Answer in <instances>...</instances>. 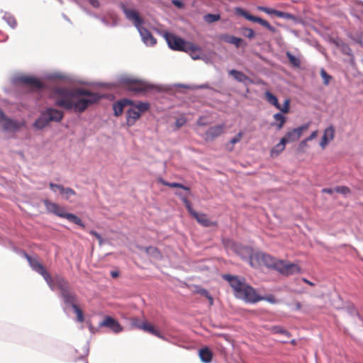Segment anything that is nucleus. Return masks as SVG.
<instances>
[{
    "label": "nucleus",
    "mask_w": 363,
    "mask_h": 363,
    "mask_svg": "<svg viewBox=\"0 0 363 363\" xmlns=\"http://www.w3.org/2000/svg\"><path fill=\"white\" fill-rule=\"evenodd\" d=\"M146 254L151 256L156 259H160L162 258V254L160 250L155 247H145L143 248Z\"/></svg>",
    "instance_id": "obj_29"
},
{
    "label": "nucleus",
    "mask_w": 363,
    "mask_h": 363,
    "mask_svg": "<svg viewBox=\"0 0 363 363\" xmlns=\"http://www.w3.org/2000/svg\"><path fill=\"white\" fill-rule=\"evenodd\" d=\"M121 8L123 13L125 15V17L129 21H131L133 23L134 26L138 28L142 37L143 41L147 45L152 46L155 45L157 42L156 39L152 36V35L148 30L142 26V24L143 23V20L139 16L138 12L134 9H128L123 4L122 5Z\"/></svg>",
    "instance_id": "obj_3"
},
{
    "label": "nucleus",
    "mask_w": 363,
    "mask_h": 363,
    "mask_svg": "<svg viewBox=\"0 0 363 363\" xmlns=\"http://www.w3.org/2000/svg\"><path fill=\"white\" fill-rule=\"evenodd\" d=\"M197 293L206 297L209 301L210 306H212L213 304V298L206 289H199L197 290Z\"/></svg>",
    "instance_id": "obj_36"
},
{
    "label": "nucleus",
    "mask_w": 363,
    "mask_h": 363,
    "mask_svg": "<svg viewBox=\"0 0 363 363\" xmlns=\"http://www.w3.org/2000/svg\"><path fill=\"white\" fill-rule=\"evenodd\" d=\"M303 281H304V282H306V284H308V285H310V286H313V284L311 281H310L307 280L306 279H303Z\"/></svg>",
    "instance_id": "obj_60"
},
{
    "label": "nucleus",
    "mask_w": 363,
    "mask_h": 363,
    "mask_svg": "<svg viewBox=\"0 0 363 363\" xmlns=\"http://www.w3.org/2000/svg\"><path fill=\"white\" fill-rule=\"evenodd\" d=\"M159 182L164 185V186H169V187H171V188H181L184 190H186L187 191H190V189L187 186H184L183 184H179V183H176V182H173V183H170V182H168L162 179H160L159 180Z\"/></svg>",
    "instance_id": "obj_32"
},
{
    "label": "nucleus",
    "mask_w": 363,
    "mask_h": 363,
    "mask_svg": "<svg viewBox=\"0 0 363 363\" xmlns=\"http://www.w3.org/2000/svg\"><path fill=\"white\" fill-rule=\"evenodd\" d=\"M243 136V133L242 132H239L234 138H233L230 141V143L232 145V147L229 149L230 151H231L233 148V145L240 142V140L242 139Z\"/></svg>",
    "instance_id": "obj_41"
},
{
    "label": "nucleus",
    "mask_w": 363,
    "mask_h": 363,
    "mask_svg": "<svg viewBox=\"0 0 363 363\" xmlns=\"http://www.w3.org/2000/svg\"><path fill=\"white\" fill-rule=\"evenodd\" d=\"M55 105L66 110L73 109L76 113H83L89 106L97 103L101 96L84 88H56L53 91Z\"/></svg>",
    "instance_id": "obj_1"
},
{
    "label": "nucleus",
    "mask_w": 363,
    "mask_h": 363,
    "mask_svg": "<svg viewBox=\"0 0 363 363\" xmlns=\"http://www.w3.org/2000/svg\"><path fill=\"white\" fill-rule=\"evenodd\" d=\"M309 140H307V138H306L305 140H302L300 144H299V148H304L305 147L307 146V143L308 142Z\"/></svg>",
    "instance_id": "obj_53"
},
{
    "label": "nucleus",
    "mask_w": 363,
    "mask_h": 363,
    "mask_svg": "<svg viewBox=\"0 0 363 363\" xmlns=\"http://www.w3.org/2000/svg\"><path fill=\"white\" fill-rule=\"evenodd\" d=\"M335 129L333 125H329L324 130L323 135L320 142V146L322 149H325L328 143L335 138Z\"/></svg>",
    "instance_id": "obj_16"
},
{
    "label": "nucleus",
    "mask_w": 363,
    "mask_h": 363,
    "mask_svg": "<svg viewBox=\"0 0 363 363\" xmlns=\"http://www.w3.org/2000/svg\"><path fill=\"white\" fill-rule=\"evenodd\" d=\"M64 113L62 111L49 108L42 113L41 116L34 123L36 128L42 129L45 128L50 122H60L62 121Z\"/></svg>",
    "instance_id": "obj_6"
},
{
    "label": "nucleus",
    "mask_w": 363,
    "mask_h": 363,
    "mask_svg": "<svg viewBox=\"0 0 363 363\" xmlns=\"http://www.w3.org/2000/svg\"><path fill=\"white\" fill-rule=\"evenodd\" d=\"M89 233L91 235H94L99 240V244L102 243L103 238L100 234H99L96 231H94V230H91Z\"/></svg>",
    "instance_id": "obj_49"
},
{
    "label": "nucleus",
    "mask_w": 363,
    "mask_h": 363,
    "mask_svg": "<svg viewBox=\"0 0 363 363\" xmlns=\"http://www.w3.org/2000/svg\"><path fill=\"white\" fill-rule=\"evenodd\" d=\"M43 203L45 206L47 211L52 213H55L59 206L57 203L51 202L48 199L44 200Z\"/></svg>",
    "instance_id": "obj_34"
},
{
    "label": "nucleus",
    "mask_w": 363,
    "mask_h": 363,
    "mask_svg": "<svg viewBox=\"0 0 363 363\" xmlns=\"http://www.w3.org/2000/svg\"><path fill=\"white\" fill-rule=\"evenodd\" d=\"M128 100L120 101L113 104V111L116 116H119L123 111L124 106L128 104H131Z\"/></svg>",
    "instance_id": "obj_25"
},
{
    "label": "nucleus",
    "mask_w": 363,
    "mask_h": 363,
    "mask_svg": "<svg viewBox=\"0 0 363 363\" xmlns=\"http://www.w3.org/2000/svg\"><path fill=\"white\" fill-rule=\"evenodd\" d=\"M242 35L250 39H252L255 37V32L251 28H243Z\"/></svg>",
    "instance_id": "obj_45"
},
{
    "label": "nucleus",
    "mask_w": 363,
    "mask_h": 363,
    "mask_svg": "<svg viewBox=\"0 0 363 363\" xmlns=\"http://www.w3.org/2000/svg\"><path fill=\"white\" fill-rule=\"evenodd\" d=\"M240 14L243 16L245 18L255 23H258L262 25L263 27L266 28L272 32H275L276 29L274 27L272 26L268 21L264 20L259 17L255 16L250 14L249 12L245 10H240Z\"/></svg>",
    "instance_id": "obj_14"
},
{
    "label": "nucleus",
    "mask_w": 363,
    "mask_h": 363,
    "mask_svg": "<svg viewBox=\"0 0 363 363\" xmlns=\"http://www.w3.org/2000/svg\"><path fill=\"white\" fill-rule=\"evenodd\" d=\"M6 118V116H5L4 113L0 109V123H3Z\"/></svg>",
    "instance_id": "obj_56"
},
{
    "label": "nucleus",
    "mask_w": 363,
    "mask_h": 363,
    "mask_svg": "<svg viewBox=\"0 0 363 363\" xmlns=\"http://www.w3.org/2000/svg\"><path fill=\"white\" fill-rule=\"evenodd\" d=\"M111 275L113 278H117L119 276V272L118 271H112L111 272Z\"/></svg>",
    "instance_id": "obj_58"
},
{
    "label": "nucleus",
    "mask_w": 363,
    "mask_h": 363,
    "mask_svg": "<svg viewBox=\"0 0 363 363\" xmlns=\"http://www.w3.org/2000/svg\"><path fill=\"white\" fill-rule=\"evenodd\" d=\"M20 82L34 90H39L44 87V84L40 79L30 76L21 77Z\"/></svg>",
    "instance_id": "obj_15"
},
{
    "label": "nucleus",
    "mask_w": 363,
    "mask_h": 363,
    "mask_svg": "<svg viewBox=\"0 0 363 363\" xmlns=\"http://www.w3.org/2000/svg\"><path fill=\"white\" fill-rule=\"evenodd\" d=\"M272 331L274 333H280L286 335L287 337H290V333L280 326H274L272 328Z\"/></svg>",
    "instance_id": "obj_39"
},
{
    "label": "nucleus",
    "mask_w": 363,
    "mask_h": 363,
    "mask_svg": "<svg viewBox=\"0 0 363 363\" xmlns=\"http://www.w3.org/2000/svg\"><path fill=\"white\" fill-rule=\"evenodd\" d=\"M260 301H266L272 304L277 303V301L274 295L270 294L265 296H259L255 290L252 298L250 300V303H255Z\"/></svg>",
    "instance_id": "obj_20"
},
{
    "label": "nucleus",
    "mask_w": 363,
    "mask_h": 363,
    "mask_svg": "<svg viewBox=\"0 0 363 363\" xmlns=\"http://www.w3.org/2000/svg\"><path fill=\"white\" fill-rule=\"evenodd\" d=\"M186 123V118L184 116H182L176 120L175 126L177 129L180 128Z\"/></svg>",
    "instance_id": "obj_47"
},
{
    "label": "nucleus",
    "mask_w": 363,
    "mask_h": 363,
    "mask_svg": "<svg viewBox=\"0 0 363 363\" xmlns=\"http://www.w3.org/2000/svg\"><path fill=\"white\" fill-rule=\"evenodd\" d=\"M140 116V111H137L134 107L130 108L126 113V123L128 126L133 125Z\"/></svg>",
    "instance_id": "obj_21"
},
{
    "label": "nucleus",
    "mask_w": 363,
    "mask_h": 363,
    "mask_svg": "<svg viewBox=\"0 0 363 363\" xmlns=\"http://www.w3.org/2000/svg\"><path fill=\"white\" fill-rule=\"evenodd\" d=\"M204 19L208 23H213L220 19V16L218 14H207L204 16Z\"/></svg>",
    "instance_id": "obj_40"
},
{
    "label": "nucleus",
    "mask_w": 363,
    "mask_h": 363,
    "mask_svg": "<svg viewBox=\"0 0 363 363\" xmlns=\"http://www.w3.org/2000/svg\"><path fill=\"white\" fill-rule=\"evenodd\" d=\"M50 284H48L52 290L57 288L60 290V294L69 289V282L62 277L55 275L54 277H51Z\"/></svg>",
    "instance_id": "obj_11"
},
{
    "label": "nucleus",
    "mask_w": 363,
    "mask_h": 363,
    "mask_svg": "<svg viewBox=\"0 0 363 363\" xmlns=\"http://www.w3.org/2000/svg\"><path fill=\"white\" fill-rule=\"evenodd\" d=\"M289 106H290V100L289 99H286L284 101L283 106L280 105V108H278L284 113H287L289 112Z\"/></svg>",
    "instance_id": "obj_43"
},
{
    "label": "nucleus",
    "mask_w": 363,
    "mask_h": 363,
    "mask_svg": "<svg viewBox=\"0 0 363 363\" xmlns=\"http://www.w3.org/2000/svg\"><path fill=\"white\" fill-rule=\"evenodd\" d=\"M260 257L264 262H267L268 259H272V257L269 255H265V254L260 255Z\"/></svg>",
    "instance_id": "obj_54"
},
{
    "label": "nucleus",
    "mask_w": 363,
    "mask_h": 363,
    "mask_svg": "<svg viewBox=\"0 0 363 363\" xmlns=\"http://www.w3.org/2000/svg\"><path fill=\"white\" fill-rule=\"evenodd\" d=\"M274 267L279 272L285 275H290L300 272V268L297 264L288 263L282 260L275 263Z\"/></svg>",
    "instance_id": "obj_9"
},
{
    "label": "nucleus",
    "mask_w": 363,
    "mask_h": 363,
    "mask_svg": "<svg viewBox=\"0 0 363 363\" xmlns=\"http://www.w3.org/2000/svg\"><path fill=\"white\" fill-rule=\"evenodd\" d=\"M134 108L140 111V113H143L146 111L149 108V104L145 103V102H140L138 104H136Z\"/></svg>",
    "instance_id": "obj_38"
},
{
    "label": "nucleus",
    "mask_w": 363,
    "mask_h": 363,
    "mask_svg": "<svg viewBox=\"0 0 363 363\" xmlns=\"http://www.w3.org/2000/svg\"><path fill=\"white\" fill-rule=\"evenodd\" d=\"M335 191L337 193H339V194L347 195L350 193V189L347 186H337L335 189Z\"/></svg>",
    "instance_id": "obj_42"
},
{
    "label": "nucleus",
    "mask_w": 363,
    "mask_h": 363,
    "mask_svg": "<svg viewBox=\"0 0 363 363\" xmlns=\"http://www.w3.org/2000/svg\"><path fill=\"white\" fill-rule=\"evenodd\" d=\"M273 118L276 122L272 123L271 126L276 127V128L279 130H281L286 121V117L280 113H277L273 116Z\"/></svg>",
    "instance_id": "obj_23"
},
{
    "label": "nucleus",
    "mask_w": 363,
    "mask_h": 363,
    "mask_svg": "<svg viewBox=\"0 0 363 363\" xmlns=\"http://www.w3.org/2000/svg\"><path fill=\"white\" fill-rule=\"evenodd\" d=\"M133 325L137 328L163 339L160 332L147 321H140L138 319L133 320Z\"/></svg>",
    "instance_id": "obj_10"
},
{
    "label": "nucleus",
    "mask_w": 363,
    "mask_h": 363,
    "mask_svg": "<svg viewBox=\"0 0 363 363\" xmlns=\"http://www.w3.org/2000/svg\"><path fill=\"white\" fill-rule=\"evenodd\" d=\"M99 326L108 328L116 333L123 330V328L119 323L110 316H106L104 320L99 324Z\"/></svg>",
    "instance_id": "obj_17"
},
{
    "label": "nucleus",
    "mask_w": 363,
    "mask_h": 363,
    "mask_svg": "<svg viewBox=\"0 0 363 363\" xmlns=\"http://www.w3.org/2000/svg\"><path fill=\"white\" fill-rule=\"evenodd\" d=\"M72 308L74 309V312L77 314V321H79L80 323H82L84 320V314H83L82 310L81 308H79L77 305L73 306Z\"/></svg>",
    "instance_id": "obj_37"
},
{
    "label": "nucleus",
    "mask_w": 363,
    "mask_h": 363,
    "mask_svg": "<svg viewBox=\"0 0 363 363\" xmlns=\"http://www.w3.org/2000/svg\"><path fill=\"white\" fill-rule=\"evenodd\" d=\"M61 296L64 300V302L67 304H70L73 308V306L77 305V296L74 293L71 292L70 290H67L61 294Z\"/></svg>",
    "instance_id": "obj_22"
},
{
    "label": "nucleus",
    "mask_w": 363,
    "mask_h": 363,
    "mask_svg": "<svg viewBox=\"0 0 363 363\" xmlns=\"http://www.w3.org/2000/svg\"><path fill=\"white\" fill-rule=\"evenodd\" d=\"M25 257L28 260L30 267L37 273L40 274L46 281L47 284H50V282L52 281L51 276L43 265L36 258L32 257L27 253H25Z\"/></svg>",
    "instance_id": "obj_7"
},
{
    "label": "nucleus",
    "mask_w": 363,
    "mask_h": 363,
    "mask_svg": "<svg viewBox=\"0 0 363 363\" xmlns=\"http://www.w3.org/2000/svg\"><path fill=\"white\" fill-rule=\"evenodd\" d=\"M318 130H314L311 133V134L307 138V140H308L309 141L315 139L317 135H318Z\"/></svg>",
    "instance_id": "obj_51"
},
{
    "label": "nucleus",
    "mask_w": 363,
    "mask_h": 363,
    "mask_svg": "<svg viewBox=\"0 0 363 363\" xmlns=\"http://www.w3.org/2000/svg\"><path fill=\"white\" fill-rule=\"evenodd\" d=\"M220 39L223 41L235 45L237 48L240 47L242 40L240 38H237L229 35H222Z\"/></svg>",
    "instance_id": "obj_27"
},
{
    "label": "nucleus",
    "mask_w": 363,
    "mask_h": 363,
    "mask_svg": "<svg viewBox=\"0 0 363 363\" xmlns=\"http://www.w3.org/2000/svg\"><path fill=\"white\" fill-rule=\"evenodd\" d=\"M322 191L324 192V193H327V194H331L333 193V191H335V189L325 188V189H323L322 190Z\"/></svg>",
    "instance_id": "obj_57"
},
{
    "label": "nucleus",
    "mask_w": 363,
    "mask_h": 363,
    "mask_svg": "<svg viewBox=\"0 0 363 363\" xmlns=\"http://www.w3.org/2000/svg\"><path fill=\"white\" fill-rule=\"evenodd\" d=\"M196 124L197 125L199 126H205L207 125V123L205 121V118L204 117H200L197 121H196Z\"/></svg>",
    "instance_id": "obj_50"
},
{
    "label": "nucleus",
    "mask_w": 363,
    "mask_h": 363,
    "mask_svg": "<svg viewBox=\"0 0 363 363\" xmlns=\"http://www.w3.org/2000/svg\"><path fill=\"white\" fill-rule=\"evenodd\" d=\"M223 277L230 284L236 298L250 303L255 289L247 284L244 278L230 274H224Z\"/></svg>",
    "instance_id": "obj_2"
},
{
    "label": "nucleus",
    "mask_w": 363,
    "mask_h": 363,
    "mask_svg": "<svg viewBox=\"0 0 363 363\" xmlns=\"http://www.w3.org/2000/svg\"><path fill=\"white\" fill-rule=\"evenodd\" d=\"M199 357L203 362L209 363L212 360L213 353L208 347L201 348L199 350Z\"/></svg>",
    "instance_id": "obj_24"
},
{
    "label": "nucleus",
    "mask_w": 363,
    "mask_h": 363,
    "mask_svg": "<svg viewBox=\"0 0 363 363\" xmlns=\"http://www.w3.org/2000/svg\"><path fill=\"white\" fill-rule=\"evenodd\" d=\"M49 186H50V189L54 191H55L56 189L59 190L60 194H64V191L66 189L62 185L56 184H53V183H50Z\"/></svg>",
    "instance_id": "obj_46"
},
{
    "label": "nucleus",
    "mask_w": 363,
    "mask_h": 363,
    "mask_svg": "<svg viewBox=\"0 0 363 363\" xmlns=\"http://www.w3.org/2000/svg\"><path fill=\"white\" fill-rule=\"evenodd\" d=\"M229 74L234 77L235 79H236L238 82H245L247 80H249V77L245 75L242 72L235 70V69H231L229 72Z\"/></svg>",
    "instance_id": "obj_30"
},
{
    "label": "nucleus",
    "mask_w": 363,
    "mask_h": 363,
    "mask_svg": "<svg viewBox=\"0 0 363 363\" xmlns=\"http://www.w3.org/2000/svg\"><path fill=\"white\" fill-rule=\"evenodd\" d=\"M286 57L293 67L296 68L301 67V60L298 57L293 55L290 52H286Z\"/></svg>",
    "instance_id": "obj_33"
},
{
    "label": "nucleus",
    "mask_w": 363,
    "mask_h": 363,
    "mask_svg": "<svg viewBox=\"0 0 363 363\" xmlns=\"http://www.w3.org/2000/svg\"><path fill=\"white\" fill-rule=\"evenodd\" d=\"M172 3L179 8H181L183 6V3L179 0H173Z\"/></svg>",
    "instance_id": "obj_55"
},
{
    "label": "nucleus",
    "mask_w": 363,
    "mask_h": 363,
    "mask_svg": "<svg viewBox=\"0 0 363 363\" xmlns=\"http://www.w3.org/2000/svg\"><path fill=\"white\" fill-rule=\"evenodd\" d=\"M265 99L267 101L269 104L275 106L277 108H280V104L278 101V99L275 95L272 94L270 91H267L264 93Z\"/></svg>",
    "instance_id": "obj_31"
},
{
    "label": "nucleus",
    "mask_w": 363,
    "mask_h": 363,
    "mask_svg": "<svg viewBox=\"0 0 363 363\" xmlns=\"http://www.w3.org/2000/svg\"><path fill=\"white\" fill-rule=\"evenodd\" d=\"M320 75L323 79V84L325 85H328L330 82L331 77L329 74H328V73L323 69L320 70Z\"/></svg>",
    "instance_id": "obj_44"
},
{
    "label": "nucleus",
    "mask_w": 363,
    "mask_h": 363,
    "mask_svg": "<svg viewBox=\"0 0 363 363\" xmlns=\"http://www.w3.org/2000/svg\"><path fill=\"white\" fill-rule=\"evenodd\" d=\"M119 83L128 91L137 94L145 93L152 89V86L146 82L128 76L121 77Z\"/></svg>",
    "instance_id": "obj_5"
},
{
    "label": "nucleus",
    "mask_w": 363,
    "mask_h": 363,
    "mask_svg": "<svg viewBox=\"0 0 363 363\" xmlns=\"http://www.w3.org/2000/svg\"><path fill=\"white\" fill-rule=\"evenodd\" d=\"M1 124L5 130L15 131L20 129L21 127L24 126L25 123L18 122L15 120H12L6 117V119L4 121L3 123Z\"/></svg>",
    "instance_id": "obj_19"
},
{
    "label": "nucleus",
    "mask_w": 363,
    "mask_h": 363,
    "mask_svg": "<svg viewBox=\"0 0 363 363\" xmlns=\"http://www.w3.org/2000/svg\"><path fill=\"white\" fill-rule=\"evenodd\" d=\"M176 194L181 198L182 201L184 203V205H185L186 209L188 210L189 213L190 214H191L194 211V210L193 209V208L191 206V202L187 199V197L183 196L182 193H180V192H177Z\"/></svg>",
    "instance_id": "obj_35"
},
{
    "label": "nucleus",
    "mask_w": 363,
    "mask_h": 363,
    "mask_svg": "<svg viewBox=\"0 0 363 363\" xmlns=\"http://www.w3.org/2000/svg\"><path fill=\"white\" fill-rule=\"evenodd\" d=\"M310 126V123L302 125L298 128H294L288 131L282 139L285 140L286 143L298 140L303 131L307 130Z\"/></svg>",
    "instance_id": "obj_8"
},
{
    "label": "nucleus",
    "mask_w": 363,
    "mask_h": 363,
    "mask_svg": "<svg viewBox=\"0 0 363 363\" xmlns=\"http://www.w3.org/2000/svg\"><path fill=\"white\" fill-rule=\"evenodd\" d=\"M225 125L224 123L212 126L205 133L206 141H212L225 133Z\"/></svg>",
    "instance_id": "obj_13"
},
{
    "label": "nucleus",
    "mask_w": 363,
    "mask_h": 363,
    "mask_svg": "<svg viewBox=\"0 0 363 363\" xmlns=\"http://www.w3.org/2000/svg\"><path fill=\"white\" fill-rule=\"evenodd\" d=\"M63 194L65 195V199H68L71 196H74L76 192L72 189L68 187L65 189Z\"/></svg>",
    "instance_id": "obj_48"
},
{
    "label": "nucleus",
    "mask_w": 363,
    "mask_h": 363,
    "mask_svg": "<svg viewBox=\"0 0 363 363\" xmlns=\"http://www.w3.org/2000/svg\"><path fill=\"white\" fill-rule=\"evenodd\" d=\"M91 5L95 8H98L99 6V2L98 0H89Z\"/></svg>",
    "instance_id": "obj_52"
},
{
    "label": "nucleus",
    "mask_w": 363,
    "mask_h": 363,
    "mask_svg": "<svg viewBox=\"0 0 363 363\" xmlns=\"http://www.w3.org/2000/svg\"><path fill=\"white\" fill-rule=\"evenodd\" d=\"M286 144V143L285 140L281 138L280 142L277 144L271 150V156L273 157L278 156L281 152L284 150Z\"/></svg>",
    "instance_id": "obj_28"
},
{
    "label": "nucleus",
    "mask_w": 363,
    "mask_h": 363,
    "mask_svg": "<svg viewBox=\"0 0 363 363\" xmlns=\"http://www.w3.org/2000/svg\"><path fill=\"white\" fill-rule=\"evenodd\" d=\"M350 50V49H349V48H348V47H346V48H345V50Z\"/></svg>",
    "instance_id": "obj_61"
},
{
    "label": "nucleus",
    "mask_w": 363,
    "mask_h": 363,
    "mask_svg": "<svg viewBox=\"0 0 363 363\" xmlns=\"http://www.w3.org/2000/svg\"><path fill=\"white\" fill-rule=\"evenodd\" d=\"M196 221L204 227H210V226H216L217 225V223L214 221H211L208 216L205 213H199L196 211H194L191 214Z\"/></svg>",
    "instance_id": "obj_18"
},
{
    "label": "nucleus",
    "mask_w": 363,
    "mask_h": 363,
    "mask_svg": "<svg viewBox=\"0 0 363 363\" xmlns=\"http://www.w3.org/2000/svg\"><path fill=\"white\" fill-rule=\"evenodd\" d=\"M54 214H55L56 216H57L60 218H66L69 222H72L76 225H78L79 226L82 227V228H85V225L84 224V223L82 222V220H81L80 218L75 216L74 214L65 212L64 208L60 206H58V208Z\"/></svg>",
    "instance_id": "obj_12"
},
{
    "label": "nucleus",
    "mask_w": 363,
    "mask_h": 363,
    "mask_svg": "<svg viewBox=\"0 0 363 363\" xmlns=\"http://www.w3.org/2000/svg\"><path fill=\"white\" fill-rule=\"evenodd\" d=\"M294 305H295V308H296V310H300V309L301 308V303H300V302L296 301V302L294 303Z\"/></svg>",
    "instance_id": "obj_59"
},
{
    "label": "nucleus",
    "mask_w": 363,
    "mask_h": 363,
    "mask_svg": "<svg viewBox=\"0 0 363 363\" xmlns=\"http://www.w3.org/2000/svg\"><path fill=\"white\" fill-rule=\"evenodd\" d=\"M258 9L259 11H263L267 14H274L276 16L279 17V18H286V16L288 15L285 12L277 11V10L264 7V6H259Z\"/></svg>",
    "instance_id": "obj_26"
},
{
    "label": "nucleus",
    "mask_w": 363,
    "mask_h": 363,
    "mask_svg": "<svg viewBox=\"0 0 363 363\" xmlns=\"http://www.w3.org/2000/svg\"><path fill=\"white\" fill-rule=\"evenodd\" d=\"M164 37L171 49L189 52L191 57L194 60L199 58V55L195 54L196 52L201 51V48L199 45L190 42H186L181 38L172 33H165Z\"/></svg>",
    "instance_id": "obj_4"
}]
</instances>
